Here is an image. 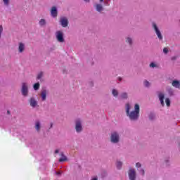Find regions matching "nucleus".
<instances>
[{
	"instance_id": "obj_1",
	"label": "nucleus",
	"mask_w": 180,
	"mask_h": 180,
	"mask_svg": "<svg viewBox=\"0 0 180 180\" xmlns=\"http://www.w3.org/2000/svg\"><path fill=\"white\" fill-rule=\"evenodd\" d=\"M126 112L130 120H137L140 116V105L139 104L134 105V110L130 112L131 106L129 103H127L125 105Z\"/></svg>"
},
{
	"instance_id": "obj_2",
	"label": "nucleus",
	"mask_w": 180,
	"mask_h": 180,
	"mask_svg": "<svg viewBox=\"0 0 180 180\" xmlns=\"http://www.w3.org/2000/svg\"><path fill=\"white\" fill-rule=\"evenodd\" d=\"M119 141H120V134L116 131H112L110 134V142L112 143V144H117Z\"/></svg>"
},
{
	"instance_id": "obj_3",
	"label": "nucleus",
	"mask_w": 180,
	"mask_h": 180,
	"mask_svg": "<svg viewBox=\"0 0 180 180\" xmlns=\"http://www.w3.org/2000/svg\"><path fill=\"white\" fill-rule=\"evenodd\" d=\"M55 36L58 43H64V41H65V39H64V32L63 30L56 31Z\"/></svg>"
},
{
	"instance_id": "obj_4",
	"label": "nucleus",
	"mask_w": 180,
	"mask_h": 180,
	"mask_svg": "<svg viewBox=\"0 0 180 180\" xmlns=\"http://www.w3.org/2000/svg\"><path fill=\"white\" fill-rule=\"evenodd\" d=\"M21 92L23 96H27L29 95V85L27 83L23 82L22 84Z\"/></svg>"
},
{
	"instance_id": "obj_5",
	"label": "nucleus",
	"mask_w": 180,
	"mask_h": 180,
	"mask_svg": "<svg viewBox=\"0 0 180 180\" xmlns=\"http://www.w3.org/2000/svg\"><path fill=\"white\" fill-rule=\"evenodd\" d=\"M75 130L77 133H81L82 131V120L81 119L75 120Z\"/></svg>"
},
{
	"instance_id": "obj_6",
	"label": "nucleus",
	"mask_w": 180,
	"mask_h": 180,
	"mask_svg": "<svg viewBox=\"0 0 180 180\" xmlns=\"http://www.w3.org/2000/svg\"><path fill=\"white\" fill-rule=\"evenodd\" d=\"M152 26L156 33V35L158 36V38L159 39V40H162V34H161V31H160V29H158L157 24H155V22H153Z\"/></svg>"
},
{
	"instance_id": "obj_7",
	"label": "nucleus",
	"mask_w": 180,
	"mask_h": 180,
	"mask_svg": "<svg viewBox=\"0 0 180 180\" xmlns=\"http://www.w3.org/2000/svg\"><path fill=\"white\" fill-rule=\"evenodd\" d=\"M129 180H136V169L131 168L128 172Z\"/></svg>"
},
{
	"instance_id": "obj_8",
	"label": "nucleus",
	"mask_w": 180,
	"mask_h": 180,
	"mask_svg": "<svg viewBox=\"0 0 180 180\" xmlns=\"http://www.w3.org/2000/svg\"><path fill=\"white\" fill-rule=\"evenodd\" d=\"M94 8L97 12H99L101 13V12H103L105 11V8H103V6L101 3H96L94 5Z\"/></svg>"
},
{
	"instance_id": "obj_9",
	"label": "nucleus",
	"mask_w": 180,
	"mask_h": 180,
	"mask_svg": "<svg viewBox=\"0 0 180 180\" xmlns=\"http://www.w3.org/2000/svg\"><path fill=\"white\" fill-rule=\"evenodd\" d=\"M47 94H49V91L46 89H42L40 94L41 99L43 102L47 99Z\"/></svg>"
},
{
	"instance_id": "obj_10",
	"label": "nucleus",
	"mask_w": 180,
	"mask_h": 180,
	"mask_svg": "<svg viewBox=\"0 0 180 180\" xmlns=\"http://www.w3.org/2000/svg\"><path fill=\"white\" fill-rule=\"evenodd\" d=\"M26 50V44L23 42H19L18 43V53H23Z\"/></svg>"
},
{
	"instance_id": "obj_11",
	"label": "nucleus",
	"mask_w": 180,
	"mask_h": 180,
	"mask_svg": "<svg viewBox=\"0 0 180 180\" xmlns=\"http://www.w3.org/2000/svg\"><path fill=\"white\" fill-rule=\"evenodd\" d=\"M60 22L63 27H67V26H68V19H67V18L62 17Z\"/></svg>"
},
{
	"instance_id": "obj_12",
	"label": "nucleus",
	"mask_w": 180,
	"mask_h": 180,
	"mask_svg": "<svg viewBox=\"0 0 180 180\" xmlns=\"http://www.w3.org/2000/svg\"><path fill=\"white\" fill-rule=\"evenodd\" d=\"M158 98H159V100L160 101V104L162 105V106H165V103L164 102V98H165V96L164 95V93L159 92Z\"/></svg>"
},
{
	"instance_id": "obj_13",
	"label": "nucleus",
	"mask_w": 180,
	"mask_h": 180,
	"mask_svg": "<svg viewBox=\"0 0 180 180\" xmlns=\"http://www.w3.org/2000/svg\"><path fill=\"white\" fill-rule=\"evenodd\" d=\"M58 13V12L57 11V7L53 6L51 8V15L52 16V18H57Z\"/></svg>"
},
{
	"instance_id": "obj_14",
	"label": "nucleus",
	"mask_w": 180,
	"mask_h": 180,
	"mask_svg": "<svg viewBox=\"0 0 180 180\" xmlns=\"http://www.w3.org/2000/svg\"><path fill=\"white\" fill-rule=\"evenodd\" d=\"M30 105L32 108H37V101H36V98L34 97H32L30 99Z\"/></svg>"
},
{
	"instance_id": "obj_15",
	"label": "nucleus",
	"mask_w": 180,
	"mask_h": 180,
	"mask_svg": "<svg viewBox=\"0 0 180 180\" xmlns=\"http://www.w3.org/2000/svg\"><path fill=\"white\" fill-rule=\"evenodd\" d=\"M39 25L41 26V27H44V26L47 25V20H46L44 18H41L39 21Z\"/></svg>"
},
{
	"instance_id": "obj_16",
	"label": "nucleus",
	"mask_w": 180,
	"mask_h": 180,
	"mask_svg": "<svg viewBox=\"0 0 180 180\" xmlns=\"http://www.w3.org/2000/svg\"><path fill=\"white\" fill-rule=\"evenodd\" d=\"M172 86H174V88H180V82L178 80H174L172 82Z\"/></svg>"
},
{
	"instance_id": "obj_17",
	"label": "nucleus",
	"mask_w": 180,
	"mask_h": 180,
	"mask_svg": "<svg viewBox=\"0 0 180 180\" xmlns=\"http://www.w3.org/2000/svg\"><path fill=\"white\" fill-rule=\"evenodd\" d=\"M41 127V124L39 121H37L35 122V129L37 131H40Z\"/></svg>"
},
{
	"instance_id": "obj_18",
	"label": "nucleus",
	"mask_w": 180,
	"mask_h": 180,
	"mask_svg": "<svg viewBox=\"0 0 180 180\" xmlns=\"http://www.w3.org/2000/svg\"><path fill=\"white\" fill-rule=\"evenodd\" d=\"M149 67H150V68H158L159 65H158V63L157 62H152L149 65Z\"/></svg>"
},
{
	"instance_id": "obj_19",
	"label": "nucleus",
	"mask_w": 180,
	"mask_h": 180,
	"mask_svg": "<svg viewBox=\"0 0 180 180\" xmlns=\"http://www.w3.org/2000/svg\"><path fill=\"white\" fill-rule=\"evenodd\" d=\"M122 165H123V162H122V161L117 160L116 162V167H117V169H121Z\"/></svg>"
},
{
	"instance_id": "obj_20",
	"label": "nucleus",
	"mask_w": 180,
	"mask_h": 180,
	"mask_svg": "<svg viewBox=\"0 0 180 180\" xmlns=\"http://www.w3.org/2000/svg\"><path fill=\"white\" fill-rule=\"evenodd\" d=\"M127 98H128L127 93H122L120 96V99H127Z\"/></svg>"
},
{
	"instance_id": "obj_21",
	"label": "nucleus",
	"mask_w": 180,
	"mask_h": 180,
	"mask_svg": "<svg viewBox=\"0 0 180 180\" xmlns=\"http://www.w3.org/2000/svg\"><path fill=\"white\" fill-rule=\"evenodd\" d=\"M112 94L113 96H115V98H116L119 95V91L115 89H113L112 91Z\"/></svg>"
},
{
	"instance_id": "obj_22",
	"label": "nucleus",
	"mask_w": 180,
	"mask_h": 180,
	"mask_svg": "<svg viewBox=\"0 0 180 180\" xmlns=\"http://www.w3.org/2000/svg\"><path fill=\"white\" fill-rule=\"evenodd\" d=\"M126 41H127V43H129V44L130 46H131V44H133V39L131 38H130L129 37H127L126 38Z\"/></svg>"
},
{
	"instance_id": "obj_23",
	"label": "nucleus",
	"mask_w": 180,
	"mask_h": 180,
	"mask_svg": "<svg viewBox=\"0 0 180 180\" xmlns=\"http://www.w3.org/2000/svg\"><path fill=\"white\" fill-rule=\"evenodd\" d=\"M165 103L167 108H169V106H171V100L169 98H167L165 99Z\"/></svg>"
},
{
	"instance_id": "obj_24",
	"label": "nucleus",
	"mask_w": 180,
	"mask_h": 180,
	"mask_svg": "<svg viewBox=\"0 0 180 180\" xmlns=\"http://www.w3.org/2000/svg\"><path fill=\"white\" fill-rule=\"evenodd\" d=\"M33 88H34V91H39V88H40V84L35 83L33 86Z\"/></svg>"
},
{
	"instance_id": "obj_25",
	"label": "nucleus",
	"mask_w": 180,
	"mask_h": 180,
	"mask_svg": "<svg viewBox=\"0 0 180 180\" xmlns=\"http://www.w3.org/2000/svg\"><path fill=\"white\" fill-rule=\"evenodd\" d=\"M2 1L5 6H9V4H11V0H2Z\"/></svg>"
},
{
	"instance_id": "obj_26",
	"label": "nucleus",
	"mask_w": 180,
	"mask_h": 180,
	"mask_svg": "<svg viewBox=\"0 0 180 180\" xmlns=\"http://www.w3.org/2000/svg\"><path fill=\"white\" fill-rule=\"evenodd\" d=\"M60 162H63L64 161H67V157L64 155H62L61 158L59 159Z\"/></svg>"
},
{
	"instance_id": "obj_27",
	"label": "nucleus",
	"mask_w": 180,
	"mask_h": 180,
	"mask_svg": "<svg viewBox=\"0 0 180 180\" xmlns=\"http://www.w3.org/2000/svg\"><path fill=\"white\" fill-rule=\"evenodd\" d=\"M100 2H103V0H99ZM110 2V0H105L104 1V4L105 5V6H109V3Z\"/></svg>"
},
{
	"instance_id": "obj_28",
	"label": "nucleus",
	"mask_w": 180,
	"mask_h": 180,
	"mask_svg": "<svg viewBox=\"0 0 180 180\" xmlns=\"http://www.w3.org/2000/svg\"><path fill=\"white\" fill-rule=\"evenodd\" d=\"M143 85H144V86H146L147 88H148V86H150V85H151V84H150V82L145 80L143 82Z\"/></svg>"
},
{
	"instance_id": "obj_29",
	"label": "nucleus",
	"mask_w": 180,
	"mask_h": 180,
	"mask_svg": "<svg viewBox=\"0 0 180 180\" xmlns=\"http://www.w3.org/2000/svg\"><path fill=\"white\" fill-rule=\"evenodd\" d=\"M168 94H169V96H172V95H174V89H168Z\"/></svg>"
},
{
	"instance_id": "obj_30",
	"label": "nucleus",
	"mask_w": 180,
	"mask_h": 180,
	"mask_svg": "<svg viewBox=\"0 0 180 180\" xmlns=\"http://www.w3.org/2000/svg\"><path fill=\"white\" fill-rule=\"evenodd\" d=\"M138 171H139L140 175H144V174H145L144 169L141 168V169H138Z\"/></svg>"
},
{
	"instance_id": "obj_31",
	"label": "nucleus",
	"mask_w": 180,
	"mask_h": 180,
	"mask_svg": "<svg viewBox=\"0 0 180 180\" xmlns=\"http://www.w3.org/2000/svg\"><path fill=\"white\" fill-rule=\"evenodd\" d=\"M136 168H137L138 170L140 169H141V165L140 162H137V163L136 164Z\"/></svg>"
},
{
	"instance_id": "obj_32",
	"label": "nucleus",
	"mask_w": 180,
	"mask_h": 180,
	"mask_svg": "<svg viewBox=\"0 0 180 180\" xmlns=\"http://www.w3.org/2000/svg\"><path fill=\"white\" fill-rule=\"evenodd\" d=\"M43 77V72H39L37 77V79H40Z\"/></svg>"
},
{
	"instance_id": "obj_33",
	"label": "nucleus",
	"mask_w": 180,
	"mask_h": 180,
	"mask_svg": "<svg viewBox=\"0 0 180 180\" xmlns=\"http://www.w3.org/2000/svg\"><path fill=\"white\" fill-rule=\"evenodd\" d=\"M168 51H169L168 48H164L163 53H165V54H167Z\"/></svg>"
},
{
	"instance_id": "obj_34",
	"label": "nucleus",
	"mask_w": 180,
	"mask_h": 180,
	"mask_svg": "<svg viewBox=\"0 0 180 180\" xmlns=\"http://www.w3.org/2000/svg\"><path fill=\"white\" fill-rule=\"evenodd\" d=\"M3 30H4V28L2 27V26H0V37Z\"/></svg>"
},
{
	"instance_id": "obj_35",
	"label": "nucleus",
	"mask_w": 180,
	"mask_h": 180,
	"mask_svg": "<svg viewBox=\"0 0 180 180\" xmlns=\"http://www.w3.org/2000/svg\"><path fill=\"white\" fill-rule=\"evenodd\" d=\"M60 153V150L57 149L55 150V154H58Z\"/></svg>"
},
{
	"instance_id": "obj_36",
	"label": "nucleus",
	"mask_w": 180,
	"mask_h": 180,
	"mask_svg": "<svg viewBox=\"0 0 180 180\" xmlns=\"http://www.w3.org/2000/svg\"><path fill=\"white\" fill-rule=\"evenodd\" d=\"M91 180H98V177L95 176L91 179Z\"/></svg>"
},
{
	"instance_id": "obj_37",
	"label": "nucleus",
	"mask_w": 180,
	"mask_h": 180,
	"mask_svg": "<svg viewBox=\"0 0 180 180\" xmlns=\"http://www.w3.org/2000/svg\"><path fill=\"white\" fill-rule=\"evenodd\" d=\"M57 175H61V172H56Z\"/></svg>"
},
{
	"instance_id": "obj_38",
	"label": "nucleus",
	"mask_w": 180,
	"mask_h": 180,
	"mask_svg": "<svg viewBox=\"0 0 180 180\" xmlns=\"http://www.w3.org/2000/svg\"><path fill=\"white\" fill-rule=\"evenodd\" d=\"M176 57L175 56L172 58V60H176Z\"/></svg>"
},
{
	"instance_id": "obj_39",
	"label": "nucleus",
	"mask_w": 180,
	"mask_h": 180,
	"mask_svg": "<svg viewBox=\"0 0 180 180\" xmlns=\"http://www.w3.org/2000/svg\"><path fill=\"white\" fill-rule=\"evenodd\" d=\"M85 2H89V0H84Z\"/></svg>"
},
{
	"instance_id": "obj_40",
	"label": "nucleus",
	"mask_w": 180,
	"mask_h": 180,
	"mask_svg": "<svg viewBox=\"0 0 180 180\" xmlns=\"http://www.w3.org/2000/svg\"><path fill=\"white\" fill-rule=\"evenodd\" d=\"M8 113H9V111H8Z\"/></svg>"
}]
</instances>
